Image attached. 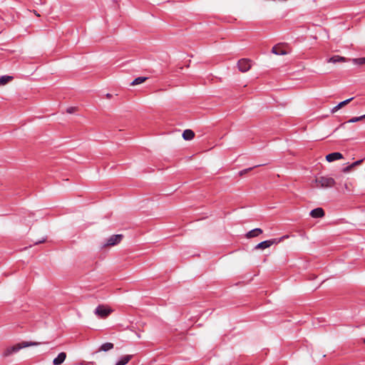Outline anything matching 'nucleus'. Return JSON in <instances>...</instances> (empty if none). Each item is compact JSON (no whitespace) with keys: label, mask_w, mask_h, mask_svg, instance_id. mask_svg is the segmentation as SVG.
<instances>
[{"label":"nucleus","mask_w":365,"mask_h":365,"mask_svg":"<svg viewBox=\"0 0 365 365\" xmlns=\"http://www.w3.org/2000/svg\"><path fill=\"white\" fill-rule=\"evenodd\" d=\"M272 52L276 55H284L286 51L279 46H274L272 48Z\"/></svg>","instance_id":"16"},{"label":"nucleus","mask_w":365,"mask_h":365,"mask_svg":"<svg viewBox=\"0 0 365 365\" xmlns=\"http://www.w3.org/2000/svg\"><path fill=\"white\" fill-rule=\"evenodd\" d=\"M113 347H114V344L113 343L106 342V343L103 344L100 346L98 351H110L112 349H113Z\"/></svg>","instance_id":"14"},{"label":"nucleus","mask_w":365,"mask_h":365,"mask_svg":"<svg viewBox=\"0 0 365 365\" xmlns=\"http://www.w3.org/2000/svg\"><path fill=\"white\" fill-rule=\"evenodd\" d=\"M341 158H343L342 154L338 152L329 153L326 156V160L329 163L340 160Z\"/></svg>","instance_id":"7"},{"label":"nucleus","mask_w":365,"mask_h":365,"mask_svg":"<svg viewBox=\"0 0 365 365\" xmlns=\"http://www.w3.org/2000/svg\"><path fill=\"white\" fill-rule=\"evenodd\" d=\"M66 358V354L65 352H61L58 354L57 357H56L53 359V364L54 365H60L65 361Z\"/></svg>","instance_id":"9"},{"label":"nucleus","mask_w":365,"mask_h":365,"mask_svg":"<svg viewBox=\"0 0 365 365\" xmlns=\"http://www.w3.org/2000/svg\"><path fill=\"white\" fill-rule=\"evenodd\" d=\"M46 240V237H43L42 240L36 242L34 244L35 245H38L40 243L44 242Z\"/></svg>","instance_id":"24"},{"label":"nucleus","mask_w":365,"mask_h":365,"mask_svg":"<svg viewBox=\"0 0 365 365\" xmlns=\"http://www.w3.org/2000/svg\"><path fill=\"white\" fill-rule=\"evenodd\" d=\"M353 99H354V98H350L349 99H346L344 101L340 102L338 105H336L331 109V113H334L336 112L338 110H339L340 108H341L342 107H344V106H346L349 103H350Z\"/></svg>","instance_id":"11"},{"label":"nucleus","mask_w":365,"mask_h":365,"mask_svg":"<svg viewBox=\"0 0 365 365\" xmlns=\"http://www.w3.org/2000/svg\"><path fill=\"white\" fill-rule=\"evenodd\" d=\"M133 358V355H124L116 362L115 365H125Z\"/></svg>","instance_id":"13"},{"label":"nucleus","mask_w":365,"mask_h":365,"mask_svg":"<svg viewBox=\"0 0 365 365\" xmlns=\"http://www.w3.org/2000/svg\"><path fill=\"white\" fill-rule=\"evenodd\" d=\"M362 162L361 160H357L351 164V166L354 167L356 165H359Z\"/></svg>","instance_id":"25"},{"label":"nucleus","mask_w":365,"mask_h":365,"mask_svg":"<svg viewBox=\"0 0 365 365\" xmlns=\"http://www.w3.org/2000/svg\"><path fill=\"white\" fill-rule=\"evenodd\" d=\"M251 66V61L247 58H242L237 62L238 69L242 73L248 71Z\"/></svg>","instance_id":"4"},{"label":"nucleus","mask_w":365,"mask_h":365,"mask_svg":"<svg viewBox=\"0 0 365 365\" xmlns=\"http://www.w3.org/2000/svg\"><path fill=\"white\" fill-rule=\"evenodd\" d=\"M123 235H113L107 240L106 242L104 244L103 246H114L115 245H118L123 240Z\"/></svg>","instance_id":"6"},{"label":"nucleus","mask_w":365,"mask_h":365,"mask_svg":"<svg viewBox=\"0 0 365 365\" xmlns=\"http://www.w3.org/2000/svg\"><path fill=\"white\" fill-rule=\"evenodd\" d=\"M364 344H365V338L362 339Z\"/></svg>","instance_id":"28"},{"label":"nucleus","mask_w":365,"mask_h":365,"mask_svg":"<svg viewBox=\"0 0 365 365\" xmlns=\"http://www.w3.org/2000/svg\"><path fill=\"white\" fill-rule=\"evenodd\" d=\"M106 97H107L108 98H111V94H110V93H107V94H106Z\"/></svg>","instance_id":"26"},{"label":"nucleus","mask_w":365,"mask_h":365,"mask_svg":"<svg viewBox=\"0 0 365 365\" xmlns=\"http://www.w3.org/2000/svg\"><path fill=\"white\" fill-rule=\"evenodd\" d=\"M325 213L322 207H317L310 212V215L314 218L323 217Z\"/></svg>","instance_id":"8"},{"label":"nucleus","mask_w":365,"mask_h":365,"mask_svg":"<svg viewBox=\"0 0 365 365\" xmlns=\"http://www.w3.org/2000/svg\"><path fill=\"white\" fill-rule=\"evenodd\" d=\"M76 108H75V107H69L66 109V112L68 113H73L76 111Z\"/></svg>","instance_id":"21"},{"label":"nucleus","mask_w":365,"mask_h":365,"mask_svg":"<svg viewBox=\"0 0 365 365\" xmlns=\"http://www.w3.org/2000/svg\"><path fill=\"white\" fill-rule=\"evenodd\" d=\"M13 79L12 76H3L0 78V86H4L9 81Z\"/></svg>","instance_id":"17"},{"label":"nucleus","mask_w":365,"mask_h":365,"mask_svg":"<svg viewBox=\"0 0 365 365\" xmlns=\"http://www.w3.org/2000/svg\"><path fill=\"white\" fill-rule=\"evenodd\" d=\"M365 118V114L361 115V119H364Z\"/></svg>","instance_id":"27"},{"label":"nucleus","mask_w":365,"mask_h":365,"mask_svg":"<svg viewBox=\"0 0 365 365\" xmlns=\"http://www.w3.org/2000/svg\"><path fill=\"white\" fill-rule=\"evenodd\" d=\"M286 238H288V235H284V236L281 237L280 238L271 239V240H265V241L261 242L258 243L255 246V249H256V250H264L265 248H268L270 246H272V245L279 243L284 239H286Z\"/></svg>","instance_id":"3"},{"label":"nucleus","mask_w":365,"mask_h":365,"mask_svg":"<svg viewBox=\"0 0 365 365\" xmlns=\"http://www.w3.org/2000/svg\"><path fill=\"white\" fill-rule=\"evenodd\" d=\"M110 312L111 309L106 307L104 305H98L94 312V313L101 318L107 317Z\"/></svg>","instance_id":"5"},{"label":"nucleus","mask_w":365,"mask_h":365,"mask_svg":"<svg viewBox=\"0 0 365 365\" xmlns=\"http://www.w3.org/2000/svg\"><path fill=\"white\" fill-rule=\"evenodd\" d=\"M346 59L344 57H341L339 56H334L328 59L329 63H339V62H346Z\"/></svg>","instance_id":"15"},{"label":"nucleus","mask_w":365,"mask_h":365,"mask_svg":"<svg viewBox=\"0 0 365 365\" xmlns=\"http://www.w3.org/2000/svg\"><path fill=\"white\" fill-rule=\"evenodd\" d=\"M146 79H147L146 77H138L133 80V81L131 83V85L135 86V85L140 84V83L145 82Z\"/></svg>","instance_id":"18"},{"label":"nucleus","mask_w":365,"mask_h":365,"mask_svg":"<svg viewBox=\"0 0 365 365\" xmlns=\"http://www.w3.org/2000/svg\"><path fill=\"white\" fill-rule=\"evenodd\" d=\"M354 168V167H353V166H351V165H349V166H346V167H345L344 168H343V170H342V171H343L344 173H348V172H349V171L351 170V168Z\"/></svg>","instance_id":"23"},{"label":"nucleus","mask_w":365,"mask_h":365,"mask_svg":"<svg viewBox=\"0 0 365 365\" xmlns=\"http://www.w3.org/2000/svg\"><path fill=\"white\" fill-rule=\"evenodd\" d=\"M195 137V133L190 129L185 130L182 133V138L185 140H192Z\"/></svg>","instance_id":"12"},{"label":"nucleus","mask_w":365,"mask_h":365,"mask_svg":"<svg viewBox=\"0 0 365 365\" xmlns=\"http://www.w3.org/2000/svg\"><path fill=\"white\" fill-rule=\"evenodd\" d=\"M361 120H362L361 116L354 117V118H351L350 120H349L346 123H356V122H358Z\"/></svg>","instance_id":"20"},{"label":"nucleus","mask_w":365,"mask_h":365,"mask_svg":"<svg viewBox=\"0 0 365 365\" xmlns=\"http://www.w3.org/2000/svg\"><path fill=\"white\" fill-rule=\"evenodd\" d=\"M352 61L359 65H362L365 63V58H354Z\"/></svg>","instance_id":"19"},{"label":"nucleus","mask_w":365,"mask_h":365,"mask_svg":"<svg viewBox=\"0 0 365 365\" xmlns=\"http://www.w3.org/2000/svg\"><path fill=\"white\" fill-rule=\"evenodd\" d=\"M317 187L321 188H329L332 187L335 185V180L334 178L327 176H320L317 178L315 180Z\"/></svg>","instance_id":"1"},{"label":"nucleus","mask_w":365,"mask_h":365,"mask_svg":"<svg viewBox=\"0 0 365 365\" xmlns=\"http://www.w3.org/2000/svg\"><path fill=\"white\" fill-rule=\"evenodd\" d=\"M262 230L260 229V228H255V229H253L250 231H249L247 234H246V237L247 238H252V237H257L259 236V235H261L262 233Z\"/></svg>","instance_id":"10"},{"label":"nucleus","mask_w":365,"mask_h":365,"mask_svg":"<svg viewBox=\"0 0 365 365\" xmlns=\"http://www.w3.org/2000/svg\"><path fill=\"white\" fill-rule=\"evenodd\" d=\"M39 343H36V342H27V341H23L20 344H16L13 346H11V347H9L7 348L5 351H4V356H8L9 355H11V354L14 353V352H17L18 351H19L22 348H26V347H28V346H35V345H37Z\"/></svg>","instance_id":"2"},{"label":"nucleus","mask_w":365,"mask_h":365,"mask_svg":"<svg viewBox=\"0 0 365 365\" xmlns=\"http://www.w3.org/2000/svg\"><path fill=\"white\" fill-rule=\"evenodd\" d=\"M253 168H247V169H245V170H242L240 172V175H242L247 173H248L249 171L252 170Z\"/></svg>","instance_id":"22"}]
</instances>
